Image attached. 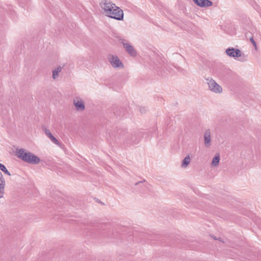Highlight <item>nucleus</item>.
Listing matches in <instances>:
<instances>
[{
  "mask_svg": "<svg viewBox=\"0 0 261 261\" xmlns=\"http://www.w3.org/2000/svg\"><path fill=\"white\" fill-rule=\"evenodd\" d=\"M100 6L107 16L117 20H123V10L110 0H102Z\"/></svg>",
  "mask_w": 261,
  "mask_h": 261,
  "instance_id": "nucleus-1",
  "label": "nucleus"
},
{
  "mask_svg": "<svg viewBox=\"0 0 261 261\" xmlns=\"http://www.w3.org/2000/svg\"><path fill=\"white\" fill-rule=\"evenodd\" d=\"M15 155L22 161L29 164L36 165L40 162L38 156L24 148H16Z\"/></svg>",
  "mask_w": 261,
  "mask_h": 261,
  "instance_id": "nucleus-2",
  "label": "nucleus"
},
{
  "mask_svg": "<svg viewBox=\"0 0 261 261\" xmlns=\"http://www.w3.org/2000/svg\"><path fill=\"white\" fill-rule=\"evenodd\" d=\"M205 80L210 91L216 94H220L222 92L223 89L222 87L216 83L214 79L208 77Z\"/></svg>",
  "mask_w": 261,
  "mask_h": 261,
  "instance_id": "nucleus-3",
  "label": "nucleus"
},
{
  "mask_svg": "<svg viewBox=\"0 0 261 261\" xmlns=\"http://www.w3.org/2000/svg\"><path fill=\"white\" fill-rule=\"evenodd\" d=\"M107 59L113 68H123L124 66L122 62L117 56L110 54L108 56Z\"/></svg>",
  "mask_w": 261,
  "mask_h": 261,
  "instance_id": "nucleus-4",
  "label": "nucleus"
},
{
  "mask_svg": "<svg viewBox=\"0 0 261 261\" xmlns=\"http://www.w3.org/2000/svg\"><path fill=\"white\" fill-rule=\"evenodd\" d=\"M73 103L77 111H83L85 109L84 100L80 96H75L73 99Z\"/></svg>",
  "mask_w": 261,
  "mask_h": 261,
  "instance_id": "nucleus-5",
  "label": "nucleus"
},
{
  "mask_svg": "<svg viewBox=\"0 0 261 261\" xmlns=\"http://www.w3.org/2000/svg\"><path fill=\"white\" fill-rule=\"evenodd\" d=\"M225 53L227 55L231 58L241 57L242 52L239 49H236L234 48H228L226 49Z\"/></svg>",
  "mask_w": 261,
  "mask_h": 261,
  "instance_id": "nucleus-6",
  "label": "nucleus"
},
{
  "mask_svg": "<svg viewBox=\"0 0 261 261\" xmlns=\"http://www.w3.org/2000/svg\"><path fill=\"white\" fill-rule=\"evenodd\" d=\"M204 144L205 147L209 148L211 145V132L210 129H206L203 134Z\"/></svg>",
  "mask_w": 261,
  "mask_h": 261,
  "instance_id": "nucleus-7",
  "label": "nucleus"
},
{
  "mask_svg": "<svg viewBox=\"0 0 261 261\" xmlns=\"http://www.w3.org/2000/svg\"><path fill=\"white\" fill-rule=\"evenodd\" d=\"M122 44L124 48L125 49L127 53L132 57H135L137 56V51L130 44L122 42Z\"/></svg>",
  "mask_w": 261,
  "mask_h": 261,
  "instance_id": "nucleus-8",
  "label": "nucleus"
},
{
  "mask_svg": "<svg viewBox=\"0 0 261 261\" xmlns=\"http://www.w3.org/2000/svg\"><path fill=\"white\" fill-rule=\"evenodd\" d=\"M194 3L200 7H206L212 6L213 3L210 0H193Z\"/></svg>",
  "mask_w": 261,
  "mask_h": 261,
  "instance_id": "nucleus-9",
  "label": "nucleus"
},
{
  "mask_svg": "<svg viewBox=\"0 0 261 261\" xmlns=\"http://www.w3.org/2000/svg\"><path fill=\"white\" fill-rule=\"evenodd\" d=\"M151 66H153L154 68H166V64L164 61L162 60L160 58H158L156 61H151L150 63Z\"/></svg>",
  "mask_w": 261,
  "mask_h": 261,
  "instance_id": "nucleus-10",
  "label": "nucleus"
},
{
  "mask_svg": "<svg viewBox=\"0 0 261 261\" xmlns=\"http://www.w3.org/2000/svg\"><path fill=\"white\" fill-rule=\"evenodd\" d=\"M44 133L45 135L50 139V140L55 144L57 145L59 144V141L51 134L49 130L47 128L44 129Z\"/></svg>",
  "mask_w": 261,
  "mask_h": 261,
  "instance_id": "nucleus-11",
  "label": "nucleus"
},
{
  "mask_svg": "<svg viewBox=\"0 0 261 261\" xmlns=\"http://www.w3.org/2000/svg\"><path fill=\"white\" fill-rule=\"evenodd\" d=\"M191 162V158L190 155L186 156L182 161L181 167L182 168H186Z\"/></svg>",
  "mask_w": 261,
  "mask_h": 261,
  "instance_id": "nucleus-12",
  "label": "nucleus"
},
{
  "mask_svg": "<svg viewBox=\"0 0 261 261\" xmlns=\"http://www.w3.org/2000/svg\"><path fill=\"white\" fill-rule=\"evenodd\" d=\"M63 67L59 66L53 70V79H56L59 76V73H60L62 70Z\"/></svg>",
  "mask_w": 261,
  "mask_h": 261,
  "instance_id": "nucleus-13",
  "label": "nucleus"
},
{
  "mask_svg": "<svg viewBox=\"0 0 261 261\" xmlns=\"http://www.w3.org/2000/svg\"><path fill=\"white\" fill-rule=\"evenodd\" d=\"M220 161V155L218 153L215 155L214 158L213 159L212 162L211 163V165L213 167H217Z\"/></svg>",
  "mask_w": 261,
  "mask_h": 261,
  "instance_id": "nucleus-14",
  "label": "nucleus"
},
{
  "mask_svg": "<svg viewBox=\"0 0 261 261\" xmlns=\"http://www.w3.org/2000/svg\"><path fill=\"white\" fill-rule=\"evenodd\" d=\"M0 170L2 171L5 174L10 176L11 174L9 171L7 170L5 166L1 163H0Z\"/></svg>",
  "mask_w": 261,
  "mask_h": 261,
  "instance_id": "nucleus-15",
  "label": "nucleus"
},
{
  "mask_svg": "<svg viewBox=\"0 0 261 261\" xmlns=\"http://www.w3.org/2000/svg\"><path fill=\"white\" fill-rule=\"evenodd\" d=\"M5 185H0V199L4 197Z\"/></svg>",
  "mask_w": 261,
  "mask_h": 261,
  "instance_id": "nucleus-16",
  "label": "nucleus"
},
{
  "mask_svg": "<svg viewBox=\"0 0 261 261\" xmlns=\"http://www.w3.org/2000/svg\"><path fill=\"white\" fill-rule=\"evenodd\" d=\"M0 185H5V180L2 173L0 172Z\"/></svg>",
  "mask_w": 261,
  "mask_h": 261,
  "instance_id": "nucleus-17",
  "label": "nucleus"
},
{
  "mask_svg": "<svg viewBox=\"0 0 261 261\" xmlns=\"http://www.w3.org/2000/svg\"><path fill=\"white\" fill-rule=\"evenodd\" d=\"M250 41L252 43V45L254 46V47L255 48V49L257 50V44H256V42L254 40L253 37H251L250 38Z\"/></svg>",
  "mask_w": 261,
  "mask_h": 261,
  "instance_id": "nucleus-18",
  "label": "nucleus"
},
{
  "mask_svg": "<svg viewBox=\"0 0 261 261\" xmlns=\"http://www.w3.org/2000/svg\"><path fill=\"white\" fill-rule=\"evenodd\" d=\"M142 184H143V182L142 181H139L138 182L136 183L135 185H136V186H138V185L139 186V185H142Z\"/></svg>",
  "mask_w": 261,
  "mask_h": 261,
  "instance_id": "nucleus-19",
  "label": "nucleus"
},
{
  "mask_svg": "<svg viewBox=\"0 0 261 261\" xmlns=\"http://www.w3.org/2000/svg\"><path fill=\"white\" fill-rule=\"evenodd\" d=\"M239 60L240 61L243 62V61H246V59H244L241 58L240 59H239Z\"/></svg>",
  "mask_w": 261,
  "mask_h": 261,
  "instance_id": "nucleus-20",
  "label": "nucleus"
}]
</instances>
